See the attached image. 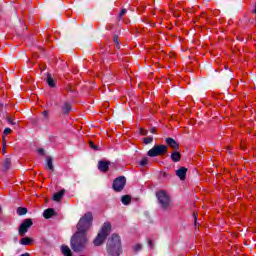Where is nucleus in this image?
<instances>
[{"label": "nucleus", "mask_w": 256, "mask_h": 256, "mask_svg": "<svg viewBox=\"0 0 256 256\" xmlns=\"http://www.w3.org/2000/svg\"><path fill=\"white\" fill-rule=\"evenodd\" d=\"M93 223V214L87 212L82 216L77 224V232L71 238V247L75 253L83 251L87 247V231Z\"/></svg>", "instance_id": "1"}, {"label": "nucleus", "mask_w": 256, "mask_h": 256, "mask_svg": "<svg viewBox=\"0 0 256 256\" xmlns=\"http://www.w3.org/2000/svg\"><path fill=\"white\" fill-rule=\"evenodd\" d=\"M107 253L109 256L121 255V237L117 234H112L107 242Z\"/></svg>", "instance_id": "2"}, {"label": "nucleus", "mask_w": 256, "mask_h": 256, "mask_svg": "<svg viewBox=\"0 0 256 256\" xmlns=\"http://www.w3.org/2000/svg\"><path fill=\"white\" fill-rule=\"evenodd\" d=\"M110 233H111V223L105 222L100 232L98 233V235L93 241V244L95 245V247H99L100 245H103V243H105V239L109 237Z\"/></svg>", "instance_id": "3"}, {"label": "nucleus", "mask_w": 256, "mask_h": 256, "mask_svg": "<svg viewBox=\"0 0 256 256\" xmlns=\"http://www.w3.org/2000/svg\"><path fill=\"white\" fill-rule=\"evenodd\" d=\"M156 197L158 199V203L164 211H167L169 207H171V196L165 190H160L156 193Z\"/></svg>", "instance_id": "4"}, {"label": "nucleus", "mask_w": 256, "mask_h": 256, "mask_svg": "<svg viewBox=\"0 0 256 256\" xmlns=\"http://www.w3.org/2000/svg\"><path fill=\"white\" fill-rule=\"evenodd\" d=\"M167 153L166 145H155L148 151V157H159V155H165Z\"/></svg>", "instance_id": "5"}, {"label": "nucleus", "mask_w": 256, "mask_h": 256, "mask_svg": "<svg viewBox=\"0 0 256 256\" xmlns=\"http://www.w3.org/2000/svg\"><path fill=\"white\" fill-rule=\"evenodd\" d=\"M32 226L33 220L29 218L25 219L18 229L20 237H25V235H27V232L29 231V229H31Z\"/></svg>", "instance_id": "6"}, {"label": "nucleus", "mask_w": 256, "mask_h": 256, "mask_svg": "<svg viewBox=\"0 0 256 256\" xmlns=\"http://www.w3.org/2000/svg\"><path fill=\"white\" fill-rule=\"evenodd\" d=\"M127 183V179H125V176H120L116 178L113 182V189L114 191H123L125 188V185Z\"/></svg>", "instance_id": "7"}, {"label": "nucleus", "mask_w": 256, "mask_h": 256, "mask_svg": "<svg viewBox=\"0 0 256 256\" xmlns=\"http://www.w3.org/2000/svg\"><path fill=\"white\" fill-rule=\"evenodd\" d=\"M176 175L181 179V181H185V178L187 177V168L181 167L178 170H176Z\"/></svg>", "instance_id": "8"}, {"label": "nucleus", "mask_w": 256, "mask_h": 256, "mask_svg": "<svg viewBox=\"0 0 256 256\" xmlns=\"http://www.w3.org/2000/svg\"><path fill=\"white\" fill-rule=\"evenodd\" d=\"M166 143L168 147H170L171 149H174V151H177V149H179V144L173 138H167Z\"/></svg>", "instance_id": "9"}, {"label": "nucleus", "mask_w": 256, "mask_h": 256, "mask_svg": "<svg viewBox=\"0 0 256 256\" xmlns=\"http://www.w3.org/2000/svg\"><path fill=\"white\" fill-rule=\"evenodd\" d=\"M53 215H55V210L53 208H48L43 213V217L45 219H51V217H53Z\"/></svg>", "instance_id": "10"}, {"label": "nucleus", "mask_w": 256, "mask_h": 256, "mask_svg": "<svg viewBox=\"0 0 256 256\" xmlns=\"http://www.w3.org/2000/svg\"><path fill=\"white\" fill-rule=\"evenodd\" d=\"M98 169L99 171H107L109 169V162H105V161H100L98 163Z\"/></svg>", "instance_id": "11"}, {"label": "nucleus", "mask_w": 256, "mask_h": 256, "mask_svg": "<svg viewBox=\"0 0 256 256\" xmlns=\"http://www.w3.org/2000/svg\"><path fill=\"white\" fill-rule=\"evenodd\" d=\"M61 251H62V255L64 256H73V254L71 253V249L67 245H62Z\"/></svg>", "instance_id": "12"}, {"label": "nucleus", "mask_w": 256, "mask_h": 256, "mask_svg": "<svg viewBox=\"0 0 256 256\" xmlns=\"http://www.w3.org/2000/svg\"><path fill=\"white\" fill-rule=\"evenodd\" d=\"M63 195H65V190H60L53 195V201H60L63 199Z\"/></svg>", "instance_id": "13"}, {"label": "nucleus", "mask_w": 256, "mask_h": 256, "mask_svg": "<svg viewBox=\"0 0 256 256\" xmlns=\"http://www.w3.org/2000/svg\"><path fill=\"white\" fill-rule=\"evenodd\" d=\"M20 245H31L33 243V240L30 237H23L19 241Z\"/></svg>", "instance_id": "14"}, {"label": "nucleus", "mask_w": 256, "mask_h": 256, "mask_svg": "<svg viewBox=\"0 0 256 256\" xmlns=\"http://www.w3.org/2000/svg\"><path fill=\"white\" fill-rule=\"evenodd\" d=\"M171 159H172V161H174V163H177V162L181 161V154L179 152H173L171 154Z\"/></svg>", "instance_id": "15"}, {"label": "nucleus", "mask_w": 256, "mask_h": 256, "mask_svg": "<svg viewBox=\"0 0 256 256\" xmlns=\"http://www.w3.org/2000/svg\"><path fill=\"white\" fill-rule=\"evenodd\" d=\"M62 111H63L64 115H68V113L71 111V104L65 102L62 107Z\"/></svg>", "instance_id": "16"}, {"label": "nucleus", "mask_w": 256, "mask_h": 256, "mask_svg": "<svg viewBox=\"0 0 256 256\" xmlns=\"http://www.w3.org/2000/svg\"><path fill=\"white\" fill-rule=\"evenodd\" d=\"M121 201H122L123 205H129L131 203V196L124 195V196H122Z\"/></svg>", "instance_id": "17"}, {"label": "nucleus", "mask_w": 256, "mask_h": 256, "mask_svg": "<svg viewBox=\"0 0 256 256\" xmlns=\"http://www.w3.org/2000/svg\"><path fill=\"white\" fill-rule=\"evenodd\" d=\"M46 81L49 87H55V80H53V77H51V74L47 75Z\"/></svg>", "instance_id": "18"}, {"label": "nucleus", "mask_w": 256, "mask_h": 256, "mask_svg": "<svg viewBox=\"0 0 256 256\" xmlns=\"http://www.w3.org/2000/svg\"><path fill=\"white\" fill-rule=\"evenodd\" d=\"M47 162V167L50 171H54V167H53V159L51 157H47L46 159Z\"/></svg>", "instance_id": "19"}, {"label": "nucleus", "mask_w": 256, "mask_h": 256, "mask_svg": "<svg viewBox=\"0 0 256 256\" xmlns=\"http://www.w3.org/2000/svg\"><path fill=\"white\" fill-rule=\"evenodd\" d=\"M4 170L7 171L11 167V159L7 158L3 163Z\"/></svg>", "instance_id": "20"}, {"label": "nucleus", "mask_w": 256, "mask_h": 256, "mask_svg": "<svg viewBox=\"0 0 256 256\" xmlns=\"http://www.w3.org/2000/svg\"><path fill=\"white\" fill-rule=\"evenodd\" d=\"M17 214L18 215H27V208H23V207H19L18 209H17Z\"/></svg>", "instance_id": "21"}, {"label": "nucleus", "mask_w": 256, "mask_h": 256, "mask_svg": "<svg viewBox=\"0 0 256 256\" xmlns=\"http://www.w3.org/2000/svg\"><path fill=\"white\" fill-rule=\"evenodd\" d=\"M145 145H149L151 143H153V136H148L146 138L143 139Z\"/></svg>", "instance_id": "22"}, {"label": "nucleus", "mask_w": 256, "mask_h": 256, "mask_svg": "<svg viewBox=\"0 0 256 256\" xmlns=\"http://www.w3.org/2000/svg\"><path fill=\"white\" fill-rule=\"evenodd\" d=\"M149 163V159L147 157L143 158L141 161H140V165L141 167H145V165H147Z\"/></svg>", "instance_id": "23"}, {"label": "nucleus", "mask_w": 256, "mask_h": 256, "mask_svg": "<svg viewBox=\"0 0 256 256\" xmlns=\"http://www.w3.org/2000/svg\"><path fill=\"white\" fill-rule=\"evenodd\" d=\"M2 145H3L2 153H3V155H5V147L7 146V141L5 140V137H3Z\"/></svg>", "instance_id": "24"}, {"label": "nucleus", "mask_w": 256, "mask_h": 256, "mask_svg": "<svg viewBox=\"0 0 256 256\" xmlns=\"http://www.w3.org/2000/svg\"><path fill=\"white\" fill-rule=\"evenodd\" d=\"M113 42L116 44V47L119 49V37L114 36Z\"/></svg>", "instance_id": "25"}, {"label": "nucleus", "mask_w": 256, "mask_h": 256, "mask_svg": "<svg viewBox=\"0 0 256 256\" xmlns=\"http://www.w3.org/2000/svg\"><path fill=\"white\" fill-rule=\"evenodd\" d=\"M42 115H43L44 119H48L49 118V112L47 110L43 111Z\"/></svg>", "instance_id": "26"}, {"label": "nucleus", "mask_w": 256, "mask_h": 256, "mask_svg": "<svg viewBox=\"0 0 256 256\" xmlns=\"http://www.w3.org/2000/svg\"><path fill=\"white\" fill-rule=\"evenodd\" d=\"M89 145H90L91 149H94V151H97V146L94 145V143L92 141L89 142Z\"/></svg>", "instance_id": "27"}, {"label": "nucleus", "mask_w": 256, "mask_h": 256, "mask_svg": "<svg viewBox=\"0 0 256 256\" xmlns=\"http://www.w3.org/2000/svg\"><path fill=\"white\" fill-rule=\"evenodd\" d=\"M11 133V128L4 129V135H9Z\"/></svg>", "instance_id": "28"}, {"label": "nucleus", "mask_w": 256, "mask_h": 256, "mask_svg": "<svg viewBox=\"0 0 256 256\" xmlns=\"http://www.w3.org/2000/svg\"><path fill=\"white\" fill-rule=\"evenodd\" d=\"M134 251H141V244H137V245L134 247Z\"/></svg>", "instance_id": "29"}, {"label": "nucleus", "mask_w": 256, "mask_h": 256, "mask_svg": "<svg viewBox=\"0 0 256 256\" xmlns=\"http://www.w3.org/2000/svg\"><path fill=\"white\" fill-rule=\"evenodd\" d=\"M140 134H142L144 136L147 135V130L140 128Z\"/></svg>", "instance_id": "30"}, {"label": "nucleus", "mask_w": 256, "mask_h": 256, "mask_svg": "<svg viewBox=\"0 0 256 256\" xmlns=\"http://www.w3.org/2000/svg\"><path fill=\"white\" fill-rule=\"evenodd\" d=\"M38 153L40 155H44L45 154V150L43 148H40V149H38Z\"/></svg>", "instance_id": "31"}, {"label": "nucleus", "mask_w": 256, "mask_h": 256, "mask_svg": "<svg viewBox=\"0 0 256 256\" xmlns=\"http://www.w3.org/2000/svg\"><path fill=\"white\" fill-rule=\"evenodd\" d=\"M125 13H127V10H126V9H123V10L120 12V17H123V15H125Z\"/></svg>", "instance_id": "32"}, {"label": "nucleus", "mask_w": 256, "mask_h": 256, "mask_svg": "<svg viewBox=\"0 0 256 256\" xmlns=\"http://www.w3.org/2000/svg\"><path fill=\"white\" fill-rule=\"evenodd\" d=\"M195 225H197V215L194 213Z\"/></svg>", "instance_id": "33"}, {"label": "nucleus", "mask_w": 256, "mask_h": 256, "mask_svg": "<svg viewBox=\"0 0 256 256\" xmlns=\"http://www.w3.org/2000/svg\"><path fill=\"white\" fill-rule=\"evenodd\" d=\"M8 122L11 123L12 125H15V123H13V120H11V118L8 119Z\"/></svg>", "instance_id": "34"}, {"label": "nucleus", "mask_w": 256, "mask_h": 256, "mask_svg": "<svg viewBox=\"0 0 256 256\" xmlns=\"http://www.w3.org/2000/svg\"><path fill=\"white\" fill-rule=\"evenodd\" d=\"M150 133H155V128H152V129L150 130Z\"/></svg>", "instance_id": "35"}]
</instances>
